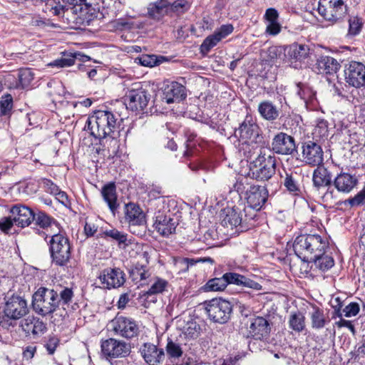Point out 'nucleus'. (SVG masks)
Here are the masks:
<instances>
[{"label": "nucleus", "instance_id": "393cba45", "mask_svg": "<svg viewBox=\"0 0 365 365\" xmlns=\"http://www.w3.org/2000/svg\"><path fill=\"white\" fill-rule=\"evenodd\" d=\"M358 178L355 175L341 171L334 178L333 185L338 192L349 193L358 184Z\"/></svg>", "mask_w": 365, "mask_h": 365}, {"label": "nucleus", "instance_id": "3c124183", "mask_svg": "<svg viewBox=\"0 0 365 365\" xmlns=\"http://www.w3.org/2000/svg\"><path fill=\"white\" fill-rule=\"evenodd\" d=\"M19 83L16 88L24 89L27 88L34 80V73L30 68H24L18 73Z\"/></svg>", "mask_w": 365, "mask_h": 365}, {"label": "nucleus", "instance_id": "774afa93", "mask_svg": "<svg viewBox=\"0 0 365 365\" xmlns=\"http://www.w3.org/2000/svg\"><path fill=\"white\" fill-rule=\"evenodd\" d=\"M264 18L267 23L278 21V11L274 8L267 9L265 11Z\"/></svg>", "mask_w": 365, "mask_h": 365}, {"label": "nucleus", "instance_id": "e433bc0d", "mask_svg": "<svg viewBox=\"0 0 365 365\" xmlns=\"http://www.w3.org/2000/svg\"><path fill=\"white\" fill-rule=\"evenodd\" d=\"M309 317L312 328L315 330L323 329L330 322L328 317L325 315L324 310L317 306H313Z\"/></svg>", "mask_w": 365, "mask_h": 365}, {"label": "nucleus", "instance_id": "a18cd8bd", "mask_svg": "<svg viewBox=\"0 0 365 365\" xmlns=\"http://www.w3.org/2000/svg\"><path fill=\"white\" fill-rule=\"evenodd\" d=\"M322 254L319 257H317L316 259H312L310 262H312L314 267L322 272H326L331 269L334 265V260L332 257L329 255Z\"/></svg>", "mask_w": 365, "mask_h": 365}, {"label": "nucleus", "instance_id": "bb28decb", "mask_svg": "<svg viewBox=\"0 0 365 365\" xmlns=\"http://www.w3.org/2000/svg\"><path fill=\"white\" fill-rule=\"evenodd\" d=\"M227 285L232 284L239 287L250 288L252 289L259 291L262 289V285L250 278L235 272H226L224 274Z\"/></svg>", "mask_w": 365, "mask_h": 365}, {"label": "nucleus", "instance_id": "f8f14e48", "mask_svg": "<svg viewBox=\"0 0 365 365\" xmlns=\"http://www.w3.org/2000/svg\"><path fill=\"white\" fill-rule=\"evenodd\" d=\"M347 9L343 0H319V14L327 21L336 22L346 14Z\"/></svg>", "mask_w": 365, "mask_h": 365}, {"label": "nucleus", "instance_id": "a211bd4d", "mask_svg": "<svg viewBox=\"0 0 365 365\" xmlns=\"http://www.w3.org/2000/svg\"><path fill=\"white\" fill-rule=\"evenodd\" d=\"M245 198L248 205L246 209L249 212L252 210L259 211L267 200L268 191L264 186L253 184Z\"/></svg>", "mask_w": 365, "mask_h": 365}, {"label": "nucleus", "instance_id": "423d86ee", "mask_svg": "<svg viewBox=\"0 0 365 365\" xmlns=\"http://www.w3.org/2000/svg\"><path fill=\"white\" fill-rule=\"evenodd\" d=\"M111 331L117 336L126 339H133L138 337L140 327L134 319L117 314L110 322Z\"/></svg>", "mask_w": 365, "mask_h": 365}, {"label": "nucleus", "instance_id": "680f3d73", "mask_svg": "<svg viewBox=\"0 0 365 365\" xmlns=\"http://www.w3.org/2000/svg\"><path fill=\"white\" fill-rule=\"evenodd\" d=\"M58 344L59 339L55 336H51L48 337L44 346L46 347L49 354H53L55 352Z\"/></svg>", "mask_w": 365, "mask_h": 365}, {"label": "nucleus", "instance_id": "b1692460", "mask_svg": "<svg viewBox=\"0 0 365 365\" xmlns=\"http://www.w3.org/2000/svg\"><path fill=\"white\" fill-rule=\"evenodd\" d=\"M10 213L15 224L21 227H28L34 217V212L30 207L20 204L14 205Z\"/></svg>", "mask_w": 365, "mask_h": 365}, {"label": "nucleus", "instance_id": "ddd939ff", "mask_svg": "<svg viewBox=\"0 0 365 365\" xmlns=\"http://www.w3.org/2000/svg\"><path fill=\"white\" fill-rule=\"evenodd\" d=\"M125 218L132 233L142 235L145 232V216L139 205L133 202L126 204Z\"/></svg>", "mask_w": 365, "mask_h": 365}, {"label": "nucleus", "instance_id": "6e6d98bb", "mask_svg": "<svg viewBox=\"0 0 365 365\" xmlns=\"http://www.w3.org/2000/svg\"><path fill=\"white\" fill-rule=\"evenodd\" d=\"M13 108V97L10 94L3 96L0 101L1 115H9Z\"/></svg>", "mask_w": 365, "mask_h": 365}, {"label": "nucleus", "instance_id": "9b49d317", "mask_svg": "<svg viewBox=\"0 0 365 365\" xmlns=\"http://www.w3.org/2000/svg\"><path fill=\"white\" fill-rule=\"evenodd\" d=\"M134 87L126 93L124 100L126 108L133 111H143L150 99V94L140 84H134Z\"/></svg>", "mask_w": 365, "mask_h": 365}, {"label": "nucleus", "instance_id": "0eeeda50", "mask_svg": "<svg viewBox=\"0 0 365 365\" xmlns=\"http://www.w3.org/2000/svg\"><path fill=\"white\" fill-rule=\"evenodd\" d=\"M206 313L210 320L219 324L226 323L232 312L231 303L222 298H214L205 302Z\"/></svg>", "mask_w": 365, "mask_h": 365}, {"label": "nucleus", "instance_id": "4468645a", "mask_svg": "<svg viewBox=\"0 0 365 365\" xmlns=\"http://www.w3.org/2000/svg\"><path fill=\"white\" fill-rule=\"evenodd\" d=\"M271 329V324L267 318L255 316L247 324L245 336L247 338L262 341L269 336Z\"/></svg>", "mask_w": 365, "mask_h": 365}, {"label": "nucleus", "instance_id": "c756f323", "mask_svg": "<svg viewBox=\"0 0 365 365\" xmlns=\"http://www.w3.org/2000/svg\"><path fill=\"white\" fill-rule=\"evenodd\" d=\"M340 67V63L336 59L328 56H321L316 63V68L319 73L331 75L336 73Z\"/></svg>", "mask_w": 365, "mask_h": 365}, {"label": "nucleus", "instance_id": "7ed1b4c3", "mask_svg": "<svg viewBox=\"0 0 365 365\" xmlns=\"http://www.w3.org/2000/svg\"><path fill=\"white\" fill-rule=\"evenodd\" d=\"M34 230L44 240H46L47 237L51 235L48 245L52 262L56 266H66L71 258V245L66 235L60 230L55 233L48 234L38 228L34 229Z\"/></svg>", "mask_w": 365, "mask_h": 365}, {"label": "nucleus", "instance_id": "e2e57ef3", "mask_svg": "<svg viewBox=\"0 0 365 365\" xmlns=\"http://www.w3.org/2000/svg\"><path fill=\"white\" fill-rule=\"evenodd\" d=\"M42 185L45 191L51 195H54L55 193H56V192L59 189V187L49 179H43Z\"/></svg>", "mask_w": 365, "mask_h": 365}, {"label": "nucleus", "instance_id": "4c0bfd02", "mask_svg": "<svg viewBox=\"0 0 365 365\" xmlns=\"http://www.w3.org/2000/svg\"><path fill=\"white\" fill-rule=\"evenodd\" d=\"M101 194L105 202L108 204L113 213L118 207L117 203L116 187L113 182L104 185L101 190Z\"/></svg>", "mask_w": 365, "mask_h": 365}, {"label": "nucleus", "instance_id": "412c9836", "mask_svg": "<svg viewBox=\"0 0 365 365\" xmlns=\"http://www.w3.org/2000/svg\"><path fill=\"white\" fill-rule=\"evenodd\" d=\"M99 279L103 287L108 289L118 288L125 282V273L116 267L104 269L100 274Z\"/></svg>", "mask_w": 365, "mask_h": 365}, {"label": "nucleus", "instance_id": "2eb2a0df", "mask_svg": "<svg viewBox=\"0 0 365 365\" xmlns=\"http://www.w3.org/2000/svg\"><path fill=\"white\" fill-rule=\"evenodd\" d=\"M271 148L274 153L279 155H294L297 153L294 138L283 132H279L274 136Z\"/></svg>", "mask_w": 365, "mask_h": 365}, {"label": "nucleus", "instance_id": "dca6fc26", "mask_svg": "<svg viewBox=\"0 0 365 365\" xmlns=\"http://www.w3.org/2000/svg\"><path fill=\"white\" fill-rule=\"evenodd\" d=\"M260 129L251 115H247L240 125L237 130L240 139L245 143H258L263 137L259 134Z\"/></svg>", "mask_w": 365, "mask_h": 365}, {"label": "nucleus", "instance_id": "39448f33", "mask_svg": "<svg viewBox=\"0 0 365 365\" xmlns=\"http://www.w3.org/2000/svg\"><path fill=\"white\" fill-rule=\"evenodd\" d=\"M277 160L274 155L261 151L251 164L249 175L258 181L270 179L276 172Z\"/></svg>", "mask_w": 365, "mask_h": 365}, {"label": "nucleus", "instance_id": "2f4dec72", "mask_svg": "<svg viewBox=\"0 0 365 365\" xmlns=\"http://www.w3.org/2000/svg\"><path fill=\"white\" fill-rule=\"evenodd\" d=\"M165 15H169L168 0H157L149 4L148 6V16L150 19L159 21Z\"/></svg>", "mask_w": 365, "mask_h": 365}, {"label": "nucleus", "instance_id": "6e6552de", "mask_svg": "<svg viewBox=\"0 0 365 365\" xmlns=\"http://www.w3.org/2000/svg\"><path fill=\"white\" fill-rule=\"evenodd\" d=\"M224 212L225 216L222 220V224L232 228L240 227L241 231L249 229V226L252 225L251 222L255 216V213L248 214L246 208L243 210L238 207L227 208Z\"/></svg>", "mask_w": 365, "mask_h": 365}, {"label": "nucleus", "instance_id": "6ab92c4d", "mask_svg": "<svg viewBox=\"0 0 365 365\" xmlns=\"http://www.w3.org/2000/svg\"><path fill=\"white\" fill-rule=\"evenodd\" d=\"M346 82L355 88L365 86V65L358 61H351L344 70Z\"/></svg>", "mask_w": 365, "mask_h": 365}, {"label": "nucleus", "instance_id": "20e7f679", "mask_svg": "<svg viewBox=\"0 0 365 365\" xmlns=\"http://www.w3.org/2000/svg\"><path fill=\"white\" fill-rule=\"evenodd\" d=\"M118 118L115 114L109 110H97L92 115L88 118L85 128L90 131V133L95 138L104 139L111 137L114 133Z\"/></svg>", "mask_w": 365, "mask_h": 365}, {"label": "nucleus", "instance_id": "052dcab7", "mask_svg": "<svg viewBox=\"0 0 365 365\" xmlns=\"http://www.w3.org/2000/svg\"><path fill=\"white\" fill-rule=\"evenodd\" d=\"M360 310V306L357 302H350L342 310L344 316L349 318L356 316Z\"/></svg>", "mask_w": 365, "mask_h": 365}, {"label": "nucleus", "instance_id": "f704fd0d", "mask_svg": "<svg viewBox=\"0 0 365 365\" xmlns=\"http://www.w3.org/2000/svg\"><path fill=\"white\" fill-rule=\"evenodd\" d=\"M90 60V57L84 55L80 52L71 53L67 55H64L62 58L56 59L51 62L50 65L51 66H56L59 68L68 67L75 64L76 61L86 62Z\"/></svg>", "mask_w": 365, "mask_h": 365}, {"label": "nucleus", "instance_id": "473e14b6", "mask_svg": "<svg viewBox=\"0 0 365 365\" xmlns=\"http://www.w3.org/2000/svg\"><path fill=\"white\" fill-rule=\"evenodd\" d=\"M297 94L303 101L307 108L315 106L317 102L316 92L308 84L297 83Z\"/></svg>", "mask_w": 365, "mask_h": 365}, {"label": "nucleus", "instance_id": "58836bf2", "mask_svg": "<svg viewBox=\"0 0 365 365\" xmlns=\"http://www.w3.org/2000/svg\"><path fill=\"white\" fill-rule=\"evenodd\" d=\"M150 275L151 274L148 266L141 264L139 262L136 263L130 271V277L132 280L136 284L140 283V285L145 284Z\"/></svg>", "mask_w": 365, "mask_h": 365}, {"label": "nucleus", "instance_id": "c03bdc74", "mask_svg": "<svg viewBox=\"0 0 365 365\" xmlns=\"http://www.w3.org/2000/svg\"><path fill=\"white\" fill-rule=\"evenodd\" d=\"M224 274L221 277H215L209 279L202 287L205 292H220L227 287Z\"/></svg>", "mask_w": 365, "mask_h": 365}, {"label": "nucleus", "instance_id": "c85d7f7f", "mask_svg": "<svg viewBox=\"0 0 365 365\" xmlns=\"http://www.w3.org/2000/svg\"><path fill=\"white\" fill-rule=\"evenodd\" d=\"M282 178H284L282 183L290 194L295 196L302 194L300 173L296 170L285 171V176Z\"/></svg>", "mask_w": 365, "mask_h": 365}, {"label": "nucleus", "instance_id": "f257e3e1", "mask_svg": "<svg viewBox=\"0 0 365 365\" xmlns=\"http://www.w3.org/2000/svg\"><path fill=\"white\" fill-rule=\"evenodd\" d=\"M73 296V291L69 287H59L56 289L40 287L33 294V309L42 317L50 316L61 305H68L72 302Z\"/></svg>", "mask_w": 365, "mask_h": 365}, {"label": "nucleus", "instance_id": "864d4df0", "mask_svg": "<svg viewBox=\"0 0 365 365\" xmlns=\"http://www.w3.org/2000/svg\"><path fill=\"white\" fill-rule=\"evenodd\" d=\"M363 22L361 19L357 16L350 17L349 19L348 36H355L361 31Z\"/></svg>", "mask_w": 365, "mask_h": 365}, {"label": "nucleus", "instance_id": "5701e85b", "mask_svg": "<svg viewBox=\"0 0 365 365\" xmlns=\"http://www.w3.org/2000/svg\"><path fill=\"white\" fill-rule=\"evenodd\" d=\"M186 97V88L182 84L172 81L164 86L162 99L166 103H180Z\"/></svg>", "mask_w": 365, "mask_h": 365}, {"label": "nucleus", "instance_id": "f03ea898", "mask_svg": "<svg viewBox=\"0 0 365 365\" xmlns=\"http://www.w3.org/2000/svg\"><path fill=\"white\" fill-rule=\"evenodd\" d=\"M329 247L327 239L317 234H305L297 236L293 243L295 255L303 262L309 263L325 253Z\"/></svg>", "mask_w": 365, "mask_h": 365}, {"label": "nucleus", "instance_id": "72a5a7b5", "mask_svg": "<svg viewBox=\"0 0 365 365\" xmlns=\"http://www.w3.org/2000/svg\"><path fill=\"white\" fill-rule=\"evenodd\" d=\"M33 221H35V224L43 230L48 231V228H51L50 233H55L60 230L58 222L44 212L38 211L37 213H34Z\"/></svg>", "mask_w": 365, "mask_h": 365}, {"label": "nucleus", "instance_id": "13d9d810", "mask_svg": "<svg viewBox=\"0 0 365 365\" xmlns=\"http://www.w3.org/2000/svg\"><path fill=\"white\" fill-rule=\"evenodd\" d=\"M364 203H365V187L353 197H349L344 201L345 205H349L351 207L360 206Z\"/></svg>", "mask_w": 365, "mask_h": 365}, {"label": "nucleus", "instance_id": "5fc2aeb1", "mask_svg": "<svg viewBox=\"0 0 365 365\" xmlns=\"http://www.w3.org/2000/svg\"><path fill=\"white\" fill-rule=\"evenodd\" d=\"M165 348L167 354L171 359L179 358L182 354V351L179 344L174 342L170 339L168 340V344Z\"/></svg>", "mask_w": 365, "mask_h": 365}, {"label": "nucleus", "instance_id": "37998d69", "mask_svg": "<svg viewBox=\"0 0 365 365\" xmlns=\"http://www.w3.org/2000/svg\"><path fill=\"white\" fill-rule=\"evenodd\" d=\"M191 6V4L187 0H176L173 3L168 1L169 16H180L187 12Z\"/></svg>", "mask_w": 365, "mask_h": 365}, {"label": "nucleus", "instance_id": "9d476101", "mask_svg": "<svg viewBox=\"0 0 365 365\" xmlns=\"http://www.w3.org/2000/svg\"><path fill=\"white\" fill-rule=\"evenodd\" d=\"M3 313L13 319H21L29 312L27 302L20 294L8 292L4 298Z\"/></svg>", "mask_w": 365, "mask_h": 365}, {"label": "nucleus", "instance_id": "4be33fe9", "mask_svg": "<svg viewBox=\"0 0 365 365\" xmlns=\"http://www.w3.org/2000/svg\"><path fill=\"white\" fill-rule=\"evenodd\" d=\"M178 224L170 213L164 214L159 211L155 215L153 226L161 236L167 237L175 232Z\"/></svg>", "mask_w": 365, "mask_h": 365}, {"label": "nucleus", "instance_id": "a878e982", "mask_svg": "<svg viewBox=\"0 0 365 365\" xmlns=\"http://www.w3.org/2000/svg\"><path fill=\"white\" fill-rule=\"evenodd\" d=\"M140 353L146 363L150 365H158L165 358L163 349L151 343H145L140 349Z\"/></svg>", "mask_w": 365, "mask_h": 365}, {"label": "nucleus", "instance_id": "69168bd1", "mask_svg": "<svg viewBox=\"0 0 365 365\" xmlns=\"http://www.w3.org/2000/svg\"><path fill=\"white\" fill-rule=\"evenodd\" d=\"M281 28L278 21L267 23L266 33L271 36H275L281 31Z\"/></svg>", "mask_w": 365, "mask_h": 365}, {"label": "nucleus", "instance_id": "79ce46f5", "mask_svg": "<svg viewBox=\"0 0 365 365\" xmlns=\"http://www.w3.org/2000/svg\"><path fill=\"white\" fill-rule=\"evenodd\" d=\"M254 183H252L249 178L245 176H240L235 179L232 186H230V192H237L240 196L244 195H247L251 187Z\"/></svg>", "mask_w": 365, "mask_h": 365}, {"label": "nucleus", "instance_id": "49530a36", "mask_svg": "<svg viewBox=\"0 0 365 365\" xmlns=\"http://www.w3.org/2000/svg\"><path fill=\"white\" fill-rule=\"evenodd\" d=\"M165 58L156 55L143 54L135 59V62L146 67H153L161 63Z\"/></svg>", "mask_w": 365, "mask_h": 365}, {"label": "nucleus", "instance_id": "8fccbe9b", "mask_svg": "<svg viewBox=\"0 0 365 365\" xmlns=\"http://www.w3.org/2000/svg\"><path fill=\"white\" fill-rule=\"evenodd\" d=\"M168 286V282L164 279L155 277L153 279V283L151 284L145 295H153L163 293L166 290Z\"/></svg>", "mask_w": 365, "mask_h": 365}, {"label": "nucleus", "instance_id": "c9c22d12", "mask_svg": "<svg viewBox=\"0 0 365 365\" xmlns=\"http://www.w3.org/2000/svg\"><path fill=\"white\" fill-rule=\"evenodd\" d=\"M312 182L314 186L317 188L330 186L333 182L331 174L327 168L317 166L313 172Z\"/></svg>", "mask_w": 365, "mask_h": 365}, {"label": "nucleus", "instance_id": "ea45409f", "mask_svg": "<svg viewBox=\"0 0 365 365\" xmlns=\"http://www.w3.org/2000/svg\"><path fill=\"white\" fill-rule=\"evenodd\" d=\"M258 111L260 115L267 120H274L279 116L277 107L269 101L261 102L258 106Z\"/></svg>", "mask_w": 365, "mask_h": 365}, {"label": "nucleus", "instance_id": "f3484780", "mask_svg": "<svg viewBox=\"0 0 365 365\" xmlns=\"http://www.w3.org/2000/svg\"><path fill=\"white\" fill-rule=\"evenodd\" d=\"M302 160L310 166H319L324 161V151L320 145L312 140L302 145Z\"/></svg>", "mask_w": 365, "mask_h": 365}, {"label": "nucleus", "instance_id": "aec40b11", "mask_svg": "<svg viewBox=\"0 0 365 365\" xmlns=\"http://www.w3.org/2000/svg\"><path fill=\"white\" fill-rule=\"evenodd\" d=\"M309 46L295 43L287 47L285 56L292 67L301 68L309 56Z\"/></svg>", "mask_w": 365, "mask_h": 365}, {"label": "nucleus", "instance_id": "de8ad7c7", "mask_svg": "<svg viewBox=\"0 0 365 365\" xmlns=\"http://www.w3.org/2000/svg\"><path fill=\"white\" fill-rule=\"evenodd\" d=\"M101 237H110L113 240L116 241L119 246L123 245L125 247L128 245L127 243L128 235L123 232L118 231L116 229L107 230L101 235Z\"/></svg>", "mask_w": 365, "mask_h": 365}, {"label": "nucleus", "instance_id": "603ef678", "mask_svg": "<svg viewBox=\"0 0 365 365\" xmlns=\"http://www.w3.org/2000/svg\"><path fill=\"white\" fill-rule=\"evenodd\" d=\"M222 40L220 34L215 31L213 34L208 36L200 46L201 52L207 53L214 46Z\"/></svg>", "mask_w": 365, "mask_h": 365}, {"label": "nucleus", "instance_id": "cd10ccee", "mask_svg": "<svg viewBox=\"0 0 365 365\" xmlns=\"http://www.w3.org/2000/svg\"><path fill=\"white\" fill-rule=\"evenodd\" d=\"M20 326L26 335L32 334L34 337L43 334L47 330L46 324L35 317H28L21 320Z\"/></svg>", "mask_w": 365, "mask_h": 365}, {"label": "nucleus", "instance_id": "4d7b16f0", "mask_svg": "<svg viewBox=\"0 0 365 365\" xmlns=\"http://www.w3.org/2000/svg\"><path fill=\"white\" fill-rule=\"evenodd\" d=\"M337 194L334 189L329 187L322 197V201L325 207H331L337 204Z\"/></svg>", "mask_w": 365, "mask_h": 365}, {"label": "nucleus", "instance_id": "7c9ffc66", "mask_svg": "<svg viewBox=\"0 0 365 365\" xmlns=\"http://www.w3.org/2000/svg\"><path fill=\"white\" fill-rule=\"evenodd\" d=\"M176 324L180 336L183 335L185 339H195L198 336L200 327L195 321L190 319L185 322L179 319Z\"/></svg>", "mask_w": 365, "mask_h": 365}, {"label": "nucleus", "instance_id": "338daca9", "mask_svg": "<svg viewBox=\"0 0 365 365\" xmlns=\"http://www.w3.org/2000/svg\"><path fill=\"white\" fill-rule=\"evenodd\" d=\"M328 133L327 123L324 120L320 121L314 129V133L319 134L320 137L327 136Z\"/></svg>", "mask_w": 365, "mask_h": 365}, {"label": "nucleus", "instance_id": "1a4fd4ad", "mask_svg": "<svg viewBox=\"0 0 365 365\" xmlns=\"http://www.w3.org/2000/svg\"><path fill=\"white\" fill-rule=\"evenodd\" d=\"M101 353L106 359L125 358L131 352V345L121 339L109 338L101 340Z\"/></svg>", "mask_w": 365, "mask_h": 365}, {"label": "nucleus", "instance_id": "bf43d9fd", "mask_svg": "<svg viewBox=\"0 0 365 365\" xmlns=\"http://www.w3.org/2000/svg\"><path fill=\"white\" fill-rule=\"evenodd\" d=\"M19 319H13L11 317L4 314L0 319V327L4 329L12 331L16 327Z\"/></svg>", "mask_w": 365, "mask_h": 365}, {"label": "nucleus", "instance_id": "0e129e2a", "mask_svg": "<svg viewBox=\"0 0 365 365\" xmlns=\"http://www.w3.org/2000/svg\"><path fill=\"white\" fill-rule=\"evenodd\" d=\"M14 221L13 220V217L11 215L10 217H3L0 220V230L8 232L14 225Z\"/></svg>", "mask_w": 365, "mask_h": 365}, {"label": "nucleus", "instance_id": "a19ab883", "mask_svg": "<svg viewBox=\"0 0 365 365\" xmlns=\"http://www.w3.org/2000/svg\"><path fill=\"white\" fill-rule=\"evenodd\" d=\"M289 328L295 332H302L306 327L305 317L299 311L291 312L288 320Z\"/></svg>", "mask_w": 365, "mask_h": 365}, {"label": "nucleus", "instance_id": "09e8293b", "mask_svg": "<svg viewBox=\"0 0 365 365\" xmlns=\"http://www.w3.org/2000/svg\"><path fill=\"white\" fill-rule=\"evenodd\" d=\"M56 4H57L56 6H51L52 12L55 16L61 17L63 19L66 18L68 24L71 23V20L69 19L70 14L72 15L73 22L77 20L76 14H73V9H68L64 6L61 5L59 0H56Z\"/></svg>", "mask_w": 365, "mask_h": 365}]
</instances>
